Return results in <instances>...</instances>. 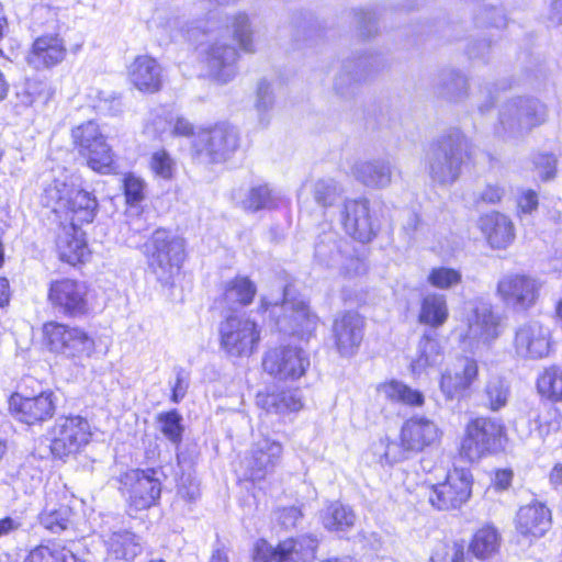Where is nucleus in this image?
<instances>
[{"label":"nucleus","mask_w":562,"mask_h":562,"mask_svg":"<svg viewBox=\"0 0 562 562\" xmlns=\"http://www.w3.org/2000/svg\"><path fill=\"white\" fill-rule=\"evenodd\" d=\"M472 475L468 469L454 468L446 481L431 486L429 502L438 509L458 508L471 495Z\"/></svg>","instance_id":"nucleus-20"},{"label":"nucleus","mask_w":562,"mask_h":562,"mask_svg":"<svg viewBox=\"0 0 562 562\" xmlns=\"http://www.w3.org/2000/svg\"><path fill=\"white\" fill-rule=\"evenodd\" d=\"M260 341L258 325L248 317L229 316L220 325L221 348L232 357L252 355Z\"/></svg>","instance_id":"nucleus-9"},{"label":"nucleus","mask_w":562,"mask_h":562,"mask_svg":"<svg viewBox=\"0 0 562 562\" xmlns=\"http://www.w3.org/2000/svg\"><path fill=\"white\" fill-rule=\"evenodd\" d=\"M157 422L160 431L169 441L175 445L181 442L183 432L182 416L176 409L159 414Z\"/></svg>","instance_id":"nucleus-47"},{"label":"nucleus","mask_w":562,"mask_h":562,"mask_svg":"<svg viewBox=\"0 0 562 562\" xmlns=\"http://www.w3.org/2000/svg\"><path fill=\"white\" fill-rule=\"evenodd\" d=\"M283 457V445L269 437L261 436L256 439L244 459L246 475L254 482L263 481L274 473L281 464Z\"/></svg>","instance_id":"nucleus-17"},{"label":"nucleus","mask_w":562,"mask_h":562,"mask_svg":"<svg viewBox=\"0 0 562 562\" xmlns=\"http://www.w3.org/2000/svg\"><path fill=\"white\" fill-rule=\"evenodd\" d=\"M467 329L460 338L464 347L474 350L487 346L501 334V318L488 302L475 301L465 316Z\"/></svg>","instance_id":"nucleus-8"},{"label":"nucleus","mask_w":562,"mask_h":562,"mask_svg":"<svg viewBox=\"0 0 562 562\" xmlns=\"http://www.w3.org/2000/svg\"><path fill=\"white\" fill-rule=\"evenodd\" d=\"M72 561V551L57 543L40 544L32 549L24 562H67Z\"/></svg>","instance_id":"nucleus-43"},{"label":"nucleus","mask_w":562,"mask_h":562,"mask_svg":"<svg viewBox=\"0 0 562 562\" xmlns=\"http://www.w3.org/2000/svg\"><path fill=\"white\" fill-rule=\"evenodd\" d=\"M203 126H193L188 120L177 117L171 121V131L168 135L170 137H184V138H203Z\"/></svg>","instance_id":"nucleus-55"},{"label":"nucleus","mask_w":562,"mask_h":562,"mask_svg":"<svg viewBox=\"0 0 562 562\" xmlns=\"http://www.w3.org/2000/svg\"><path fill=\"white\" fill-rule=\"evenodd\" d=\"M537 387L541 395L552 400H562V371L558 367L543 370L537 380Z\"/></svg>","instance_id":"nucleus-44"},{"label":"nucleus","mask_w":562,"mask_h":562,"mask_svg":"<svg viewBox=\"0 0 562 562\" xmlns=\"http://www.w3.org/2000/svg\"><path fill=\"white\" fill-rule=\"evenodd\" d=\"M72 510L67 505L46 507L38 516L41 526L53 533H59L71 525Z\"/></svg>","instance_id":"nucleus-41"},{"label":"nucleus","mask_w":562,"mask_h":562,"mask_svg":"<svg viewBox=\"0 0 562 562\" xmlns=\"http://www.w3.org/2000/svg\"><path fill=\"white\" fill-rule=\"evenodd\" d=\"M256 294V285L246 277H236L228 281L224 291V301L229 310L248 305Z\"/></svg>","instance_id":"nucleus-38"},{"label":"nucleus","mask_w":562,"mask_h":562,"mask_svg":"<svg viewBox=\"0 0 562 562\" xmlns=\"http://www.w3.org/2000/svg\"><path fill=\"white\" fill-rule=\"evenodd\" d=\"M237 149V143H194L196 158L201 162H222Z\"/></svg>","instance_id":"nucleus-42"},{"label":"nucleus","mask_w":562,"mask_h":562,"mask_svg":"<svg viewBox=\"0 0 562 562\" xmlns=\"http://www.w3.org/2000/svg\"><path fill=\"white\" fill-rule=\"evenodd\" d=\"M442 358L441 347L437 339L427 335L418 342L416 355L412 359L411 369L414 374H420L427 368L437 366Z\"/></svg>","instance_id":"nucleus-37"},{"label":"nucleus","mask_w":562,"mask_h":562,"mask_svg":"<svg viewBox=\"0 0 562 562\" xmlns=\"http://www.w3.org/2000/svg\"><path fill=\"white\" fill-rule=\"evenodd\" d=\"M550 509L541 503H531L522 506L517 513V530L526 537H542L550 528Z\"/></svg>","instance_id":"nucleus-28"},{"label":"nucleus","mask_w":562,"mask_h":562,"mask_svg":"<svg viewBox=\"0 0 562 562\" xmlns=\"http://www.w3.org/2000/svg\"><path fill=\"white\" fill-rule=\"evenodd\" d=\"M555 164V158L548 154L539 155L535 160L536 168L539 170L543 180H549L554 177Z\"/></svg>","instance_id":"nucleus-59"},{"label":"nucleus","mask_w":562,"mask_h":562,"mask_svg":"<svg viewBox=\"0 0 562 562\" xmlns=\"http://www.w3.org/2000/svg\"><path fill=\"white\" fill-rule=\"evenodd\" d=\"M449 317V308L445 294L430 292L424 295L420 303L418 319L432 328L441 327Z\"/></svg>","instance_id":"nucleus-34"},{"label":"nucleus","mask_w":562,"mask_h":562,"mask_svg":"<svg viewBox=\"0 0 562 562\" xmlns=\"http://www.w3.org/2000/svg\"><path fill=\"white\" fill-rule=\"evenodd\" d=\"M91 437L89 422L79 415L59 416L50 430V451L59 459L78 452Z\"/></svg>","instance_id":"nucleus-11"},{"label":"nucleus","mask_w":562,"mask_h":562,"mask_svg":"<svg viewBox=\"0 0 562 562\" xmlns=\"http://www.w3.org/2000/svg\"><path fill=\"white\" fill-rule=\"evenodd\" d=\"M504 194V190L498 186H488L482 193V200L490 202V203H496L501 201L502 196Z\"/></svg>","instance_id":"nucleus-62"},{"label":"nucleus","mask_w":562,"mask_h":562,"mask_svg":"<svg viewBox=\"0 0 562 562\" xmlns=\"http://www.w3.org/2000/svg\"><path fill=\"white\" fill-rule=\"evenodd\" d=\"M288 289L283 293V302L281 308L284 314L278 317L277 324L280 329L289 334L303 335L311 333L317 325V316L313 314L308 305L303 300H290Z\"/></svg>","instance_id":"nucleus-25"},{"label":"nucleus","mask_w":562,"mask_h":562,"mask_svg":"<svg viewBox=\"0 0 562 562\" xmlns=\"http://www.w3.org/2000/svg\"><path fill=\"white\" fill-rule=\"evenodd\" d=\"M79 151L92 170L105 175L115 172L114 155L108 143H80Z\"/></svg>","instance_id":"nucleus-36"},{"label":"nucleus","mask_w":562,"mask_h":562,"mask_svg":"<svg viewBox=\"0 0 562 562\" xmlns=\"http://www.w3.org/2000/svg\"><path fill=\"white\" fill-rule=\"evenodd\" d=\"M176 380L172 385L171 401L179 403L187 394L189 387V373L183 368L175 369Z\"/></svg>","instance_id":"nucleus-58"},{"label":"nucleus","mask_w":562,"mask_h":562,"mask_svg":"<svg viewBox=\"0 0 562 562\" xmlns=\"http://www.w3.org/2000/svg\"><path fill=\"white\" fill-rule=\"evenodd\" d=\"M159 26L171 40L182 37L187 41H198L200 34L209 36L215 33L224 37L231 32L243 52H255L252 24L249 14L245 11L229 14L225 24L221 22L216 11H210L204 19L190 23L182 21L179 16H169L160 21Z\"/></svg>","instance_id":"nucleus-2"},{"label":"nucleus","mask_w":562,"mask_h":562,"mask_svg":"<svg viewBox=\"0 0 562 562\" xmlns=\"http://www.w3.org/2000/svg\"><path fill=\"white\" fill-rule=\"evenodd\" d=\"M504 435L505 428L497 419L491 417L472 419L467 425L460 454L470 462L477 461L482 457L499 450Z\"/></svg>","instance_id":"nucleus-7"},{"label":"nucleus","mask_w":562,"mask_h":562,"mask_svg":"<svg viewBox=\"0 0 562 562\" xmlns=\"http://www.w3.org/2000/svg\"><path fill=\"white\" fill-rule=\"evenodd\" d=\"M66 56V47L57 36L38 37L27 56V61L36 69L49 68L58 65Z\"/></svg>","instance_id":"nucleus-30"},{"label":"nucleus","mask_w":562,"mask_h":562,"mask_svg":"<svg viewBox=\"0 0 562 562\" xmlns=\"http://www.w3.org/2000/svg\"><path fill=\"white\" fill-rule=\"evenodd\" d=\"M499 548V535L493 527L486 526L479 529L469 546L471 553L479 560L492 558Z\"/></svg>","instance_id":"nucleus-40"},{"label":"nucleus","mask_w":562,"mask_h":562,"mask_svg":"<svg viewBox=\"0 0 562 562\" xmlns=\"http://www.w3.org/2000/svg\"><path fill=\"white\" fill-rule=\"evenodd\" d=\"M517 204L521 213L530 214L538 207V194L533 190H525L518 198Z\"/></svg>","instance_id":"nucleus-60"},{"label":"nucleus","mask_w":562,"mask_h":562,"mask_svg":"<svg viewBox=\"0 0 562 562\" xmlns=\"http://www.w3.org/2000/svg\"><path fill=\"white\" fill-rule=\"evenodd\" d=\"M314 259L321 267L348 279L364 276L368 271L364 259L357 254L355 247L333 229L317 236Z\"/></svg>","instance_id":"nucleus-3"},{"label":"nucleus","mask_w":562,"mask_h":562,"mask_svg":"<svg viewBox=\"0 0 562 562\" xmlns=\"http://www.w3.org/2000/svg\"><path fill=\"white\" fill-rule=\"evenodd\" d=\"M321 522L325 529L334 532H345L350 530L356 522L357 516L353 509L339 502L328 504L322 509Z\"/></svg>","instance_id":"nucleus-35"},{"label":"nucleus","mask_w":562,"mask_h":562,"mask_svg":"<svg viewBox=\"0 0 562 562\" xmlns=\"http://www.w3.org/2000/svg\"><path fill=\"white\" fill-rule=\"evenodd\" d=\"M311 362L308 355L300 347L279 346L267 350L262 368L270 376L286 381L303 376Z\"/></svg>","instance_id":"nucleus-16"},{"label":"nucleus","mask_w":562,"mask_h":562,"mask_svg":"<svg viewBox=\"0 0 562 562\" xmlns=\"http://www.w3.org/2000/svg\"><path fill=\"white\" fill-rule=\"evenodd\" d=\"M150 167L157 176L168 179L172 176L173 160L165 150H160L153 155Z\"/></svg>","instance_id":"nucleus-56"},{"label":"nucleus","mask_w":562,"mask_h":562,"mask_svg":"<svg viewBox=\"0 0 562 562\" xmlns=\"http://www.w3.org/2000/svg\"><path fill=\"white\" fill-rule=\"evenodd\" d=\"M427 282L439 290H449L462 282V273L450 267H435L427 276Z\"/></svg>","instance_id":"nucleus-46"},{"label":"nucleus","mask_w":562,"mask_h":562,"mask_svg":"<svg viewBox=\"0 0 562 562\" xmlns=\"http://www.w3.org/2000/svg\"><path fill=\"white\" fill-rule=\"evenodd\" d=\"M378 392L381 396L392 402L411 406H422L424 404V395L419 391L396 380L380 384Z\"/></svg>","instance_id":"nucleus-39"},{"label":"nucleus","mask_w":562,"mask_h":562,"mask_svg":"<svg viewBox=\"0 0 562 562\" xmlns=\"http://www.w3.org/2000/svg\"><path fill=\"white\" fill-rule=\"evenodd\" d=\"M485 405L493 412L503 408L508 401L509 389L501 378H492L484 389Z\"/></svg>","instance_id":"nucleus-45"},{"label":"nucleus","mask_w":562,"mask_h":562,"mask_svg":"<svg viewBox=\"0 0 562 562\" xmlns=\"http://www.w3.org/2000/svg\"><path fill=\"white\" fill-rule=\"evenodd\" d=\"M317 540L311 536L286 539L272 547L266 540L255 544L254 562H311L315 558Z\"/></svg>","instance_id":"nucleus-15"},{"label":"nucleus","mask_w":562,"mask_h":562,"mask_svg":"<svg viewBox=\"0 0 562 562\" xmlns=\"http://www.w3.org/2000/svg\"><path fill=\"white\" fill-rule=\"evenodd\" d=\"M43 203L59 217L69 221L68 224H61L57 236L59 258L72 266L81 262L88 255V247L80 225L93 221L97 200L85 190L55 180L45 188Z\"/></svg>","instance_id":"nucleus-1"},{"label":"nucleus","mask_w":562,"mask_h":562,"mask_svg":"<svg viewBox=\"0 0 562 562\" xmlns=\"http://www.w3.org/2000/svg\"><path fill=\"white\" fill-rule=\"evenodd\" d=\"M246 211L257 212L262 209H271L276 205V198L267 186L254 187L246 199L241 201Z\"/></svg>","instance_id":"nucleus-48"},{"label":"nucleus","mask_w":562,"mask_h":562,"mask_svg":"<svg viewBox=\"0 0 562 562\" xmlns=\"http://www.w3.org/2000/svg\"><path fill=\"white\" fill-rule=\"evenodd\" d=\"M47 299L53 308L65 316H81L89 310L88 286L79 280L63 278L52 281Z\"/></svg>","instance_id":"nucleus-18"},{"label":"nucleus","mask_w":562,"mask_h":562,"mask_svg":"<svg viewBox=\"0 0 562 562\" xmlns=\"http://www.w3.org/2000/svg\"><path fill=\"white\" fill-rule=\"evenodd\" d=\"M43 333L52 352L79 363L94 351V339L81 327L48 322Z\"/></svg>","instance_id":"nucleus-6"},{"label":"nucleus","mask_w":562,"mask_h":562,"mask_svg":"<svg viewBox=\"0 0 562 562\" xmlns=\"http://www.w3.org/2000/svg\"><path fill=\"white\" fill-rule=\"evenodd\" d=\"M462 143H435L427 153L430 178L440 186L452 184L463 164Z\"/></svg>","instance_id":"nucleus-19"},{"label":"nucleus","mask_w":562,"mask_h":562,"mask_svg":"<svg viewBox=\"0 0 562 562\" xmlns=\"http://www.w3.org/2000/svg\"><path fill=\"white\" fill-rule=\"evenodd\" d=\"M364 319L357 312H345L337 315L333 323V337L337 351L344 356H352L363 339Z\"/></svg>","instance_id":"nucleus-24"},{"label":"nucleus","mask_w":562,"mask_h":562,"mask_svg":"<svg viewBox=\"0 0 562 562\" xmlns=\"http://www.w3.org/2000/svg\"><path fill=\"white\" fill-rule=\"evenodd\" d=\"M477 364L464 359L452 369H447L440 380V389L447 398L463 396L477 378Z\"/></svg>","instance_id":"nucleus-26"},{"label":"nucleus","mask_w":562,"mask_h":562,"mask_svg":"<svg viewBox=\"0 0 562 562\" xmlns=\"http://www.w3.org/2000/svg\"><path fill=\"white\" fill-rule=\"evenodd\" d=\"M542 281L526 273H506L497 282L496 294L515 311H528L540 296Z\"/></svg>","instance_id":"nucleus-13"},{"label":"nucleus","mask_w":562,"mask_h":562,"mask_svg":"<svg viewBox=\"0 0 562 562\" xmlns=\"http://www.w3.org/2000/svg\"><path fill=\"white\" fill-rule=\"evenodd\" d=\"M56 397L52 391H44L34 396L14 393L10 397V411L22 423L34 425L53 417Z\"/></svg>","instance_id":"nucleus-21"},{"label":"nucleus","mask_w":562,"mask_h":562,"mask_svg":"<svg viewBox=\"0 0 562 562\" xmlns=\"http://www.w3.org/2000/svg\"><path fill=\"white\" fill-rule=\"evenodd\" d=\"M341 192L340 186L331 178L317 180L313 189L316 203L324 207L333 205Z\"/></svg>","instance_id":"nucleus-49"},{"label":"nucleus","mask_w":562,"mask_h":562,"mask_svg":"<svg viewBox=\"0 0 562 562\" xmlns=\"http://www.w3.org/2000/svg\"><path fill=\"white\" fill-rule=\"evenodd\" d=\"M104 543L114 559L124 562H132L143 550L139 538L128 530L111 532L105 536Z\"/></svg>","instance_id":"nucleus-33"},{"label":"nucleus","mask_w":562,"mask_h":562,"mask_svg":"<svg viewBox=\"0 0 562 562\" xmlns=\"http://www.w3.org/2000/svg\"><path fill=\"white\" fill-rule=\"evenodd\" d=\"M123 189L126 202L133 205L144 200L146 183L140 177L126 173L123 178Z\"/></svg>","instance_id":"nucleus-52"},{"label":"nucleus","mask_w":562,"mask_h":562,"mask_svg":"<svg viewBox=\"0 0 562 562\" xmlns=\"http://www.w3.org/2000/svg\"><path fill=\"white\" fill-rule=\"evenodd\" d=\"M170 115H153L144 127V135L148 138H168L170 137L169 132L171 131Z\"/></svg>","instance_id":"nucleus-53"},{"label":"nucleus","mask_w":562,"mask_h":562,"mask_svg":"<svg viewBox=\"0 0 562 562\" xmlns=\"http://www.w3.org/2000/svg\"><path fill=\"white\" fill-rule=\"evenodd\" d=\"M302 514L301 510L297 507H288L283 508L279 515L280 522L285 528L294 527L297 522V520L301 518Z\"/></svg>","instance_id":"nucleus-61"},{"label":"nucleus","mask_w":562,"mask_h":562,"mask_svg":"<svg viewBox=\"0 0 562 562\" xmlns=\"http://www.w3.org/2000/svg\"><path fill=\"white\" fill-rule=\"evenodd\" d=\"M128 78L139 91L156 92L161 86V68L155 58L140 55L130 65Z\"/></svg>","instance_id":"nucleus-29"},{"label":"nucleus","mask_w":562,"mask_h":562,"mask_svg":"<svg viewBox=\"0 0 562 562\" xmlns=\"http://www.w3.org/2000/svg\"><path fill=\"white\" fill-rule=\"evenodd\" d=\"M540 437H546L562 429V414L552 406H546L536 420Z\"/></svg>","instance_id":"nucleus-50"},{"label":"nucleus","mask_w":562,"mask_h":562,"mask_svg":"<svg viewBox=\"0 0 562 562\" xmlns=\"http://www.w3.org/2000/svg\"><path fill=\"white\" fill-rule=\"evenodd\" d=\"M479 227L492 248L505 249L515 239L514 224L502 213L492 212L481 216Z\"/></svg>","instance_id":"nucleus-27"},{"label":"nucleus","mask_w":562,"mask_h":562,"mask_svg":"<svg viewBox=\"0 0 562 562\" xmlns=\"http://www.w3.org/2000/svg\"><path fill=\"white\" fill-rule=\"evenodd\" d=\"M273 93L269 82L262 80L258 83L256 109L259 114L267 113L272 109Z\"/></svg>","instance_id":"nucleus-57"},{"label":"nucleus","mask_w":562,"mask_h":562,"mask_svg":"<svg viewBox=\"0 0 562 562\" xmlns=\"http://www.w3.org/2000/svg\"><path fill=\"white\" fill-rule=\"evenodd\" d=\"M203 138L201 140H229L239 137L237 128L226 122H221L213 126H203Z\"/></svg>","instance_id":"nucleus-54"},{"label":"nucleus","mask_w":562,"mask_h":562,"mask_svg":"<svg viewBox=\"0 0 562 562\" xmlns=\"http://www.w3.org/2000/svg\"><path fill=\"white\" fill-rule=\"evenodd\" d=\"M352 172L362 184L373 189L385 188L392 181L391 165L383 159L358 162Z\"/></svg>","instance_id":"nucleus-32"},{"label":"nucleus","mask_w":562,"mask_h":562,"mask_svg":"<svg viewBox=\"0 0 562 562\" xmlns=\"http://www.w3.org/2000/svg\"><path fill=\"white\" fill-rule=\"evenodd\" d=\"M147 250L149 267L164 281L179 271L184 259L183 240L170 237L166 231L158 229L153 234Z\"/></svg>","instance_id":"nucleus-10"},{"label":"nucleus","mask_w":562,"mask_h":562,"mask_svg":"<svg viewBox=\"0 0 562 562\" xmlns=\"http://www.w3.org/2000/svg\"><path fill=\"white\" fill-rule=\"evenodd\" d=\"M155 469H133L121 476L122 492L130 508L138 512L154 506L160 497L161 482Z\"/></svg>","instance_id":"nucleus-12"},{"label":"nucleus","mask_w":562,"mask_h":562,"mask_svg":"<svg viewBox=\"0 0 562 562\" xmlns=\"http://www.w3.org/2000/svg\"><path fill=\"white\" fill-rule=\"evenodd\" d=\"M196 44L200 61L206 75L220 83H226L237 74L238 53L234 45L228 44L217 33L209 36L200 34Z\"/></svg>","instance_id":"nucleus-5"},{"label":"nucleus","mask_w":562,"mask_h":562,"mask_svg":"<svg viewBox=\"0 0 562 562\" xmlns=\"http://www.w3.org/2000/svg\"><path fill=\"white\" fill-rule=\"evenodd\" d=\"M441 436L438 426L430 419L416 416L407 419L400 434V443L381 439L380 447L384 449L383 458L386 463H394L407 458L409 452H420L436 443Z\"/></svg>","instance_id":"nucleus-4"},{"label":"nucleus","mask_w":562,"mask_h":562,"mask_svg":"<svg viewBox=\"0 0 562 562\" xmlns=\"http://www.w3.org/2000/svg\"><path fill=\"white\" fill-rule=\"evenodd\" d=\"M341 222L346 233L361 243L370 241L376 234L366 199L346 200Z\"/></svg>","instance_id":"nucleus-23"},{"label":"nucleus","mask_w":562,"mask_h":562,"mask_svg":"<svg viewBox=\"0 0 562 562\" xmlns=\"http://www.w3.org/2000/svg\"><path fill=\"white\" fill-rule=\"evenodd\" d=\"M550 329L538 321L521 324L515 333L514 348L518 357L541 359L550 351Z\"/></svg>","instance_id":"nucleus-22"},{"label":"nucleus","mask_w":562,"mask_h":562,"mask_svg":"<svg viewBox=\"0 0 562 562\" xmlns=\"http://www.w3.org/2000/svg\"><path fill=\"white\" fill-rule=\"evenodd\" d=\"M544 116L546 108L538 100L516 98L502 105L499 124L509 135L519 136L541 124Z\"/></svg>","instance_id":"nucleus-14"},{"label":"nucleus","mask_w":562,"mask_h":562,"mask_svg":"<svg viewBox=\"0 0 562 562\" xmlns=\"http://www.w3.org/2000/svg\"><path fill=\"white\" fill-rule=\"evenodd\" d=\"M257 404L268 413L288 414L299 412L303 407L299 389L283 390L272 393H259Z\"/></svg>","instance_id":"nucleus-31"},{"label":"nucleus","mask_w":562,"mask_h":562,"mask_svg":"<svg viewBox=\"0 0 562 562\" xmlns=\"http://www.w3.org/2000/svg\"><path fill=\"white\" fill-rule=\"evenodd\" d=\"M549 20L552 23H562V0H553L549 12Z\"/></svg>","instance_id":"nucleus-64"},{"label":"nucleus","mask_w":562,"mask_h":562,"mask_svg":"<svg viewBox=\"0 0 562 562\" xmlns=\"http://www.w3.org/2000/svg\"><path fill=\"white\" fill-rule=\"evenodd\" d=\"M74 140H100L111 137L105 127H101L95 121L90 120L75 126L71 130Z\"/></svg>","instance_id":"nucleus-51"},{"label":"nucleus","mask_w":562,"mask_h":562,"mask_svg":"<svg viewBox=\"0 0 562 562\" xmlns=\"http://www.w3.org/2000/svg\"><path fill=\"white\" fill-rule=\"evenodd\" d=\"M21 524L18 519L12 517H4L0 519V538L10 535L11 532L18 530Z\"/></svg>","instance_id":"nucleus-63"}]
</instances>
